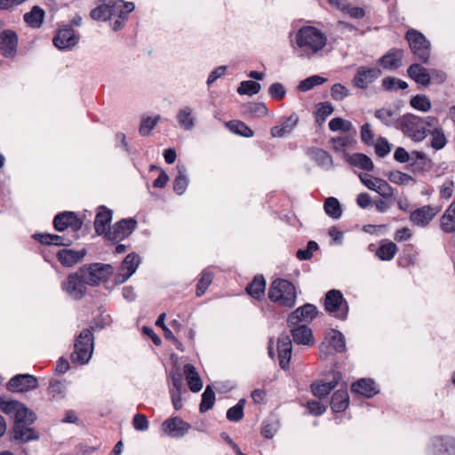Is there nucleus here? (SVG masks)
Instances as JSON below:
<instances>
[{
	"mask_svg": "<svg viewBox=\"0 0 455 455\" xmlns=\"http://www.w3.org/2000/svg\"><path fill=\"white\" fill-rule=\"evenodd\" d=\"M342 12L348 14L353 19H362L365 16V11L363 8L353 6L349 3L343 7Z\"/></svg>",
	"mask_w": 455,
	"mask_h": 455,
	"instance_id": "nucleus-63",
	"label": "nucleus"
},
{
	"mask_svg": "<svg viewBox=\"0 0 455 455\" xmlns=\"http://www.w3.org/2000/svg\"><path fill=\"white\" fill-rule=\"evenodd\" d=\"M434 455H455V438L436 437L433 441Z\"/></svg>",
	"mask_w": 455,
	"mask_h": 455,
	"instance_id": "nucleus-24",
	"label": "nucleus"
},
{
	"mask_svg": "<svg viewBox=\"0 0 455 455\" xmlns=\"http://www.w3.org/2000/svg\"><path fill=\"white\" fill-rule=\"evenodd\" d=\"M346 349L343 334L336 330H330L325 335V341L320 346L321 358L325 359L333 353H341Z\"/></svg>",
	"mask_w": 455,
	"mask_h": 455,
	"instance_id": "nucleus-8",
	"label": "nucleus"
},
{
	"mask_svg": "<svg viewBox=\"0 0 455 455\" xmlns=\"http://www.w3.org/2000/svg\"><path fill=\"white\" fill-rule=\"evenodd\" d=\"M190 428V425L179 417L166 419L162 424V430L173 438L182 437Z\"/></svg>",
	"mask_w": 455,
	"mask_h": 455,
	"instance_id": "nucleus-14",
	"label": "nucleus"
},
{
	"mask_svg": "<svg viewBox=\"0 0 455 455\" xmlns=\"http://www.w3.org/2000/svg\"><path fill=\"white\" fill-rule=\"evenodd\" d=\"M310 157L320 166L330 169L332 166L333 161L331 155L320 148H311L308 151Z\"/></svg>",
	"mask_w": 455,
	"mask_h": 455,
	"instance_id": "nucleus-35",
	"label": "nucleus"
},
{
	"mask_svg": "<svg viewBox=\"0 0 455 455\" xmlns=\"http://www.w3.org/2000/svg\"><path fill=\"white\" fill-rule=\"evenodd\" d=\"M360 138L364 144L368 146L374 145L375 133L371 124L367 123L361 126Z\"/></svg>",
	"mask_w": 455,
	"mask_h": 455,
	"instance_id": "nucleus-54",
	"label": "nucleus"
},
{
	"mask_svg": "<svg viewBox=\"0 0 455 455\" xmlns=\"http://www.w3.org/2000/svg\"><path fill=\"white\" fill-rule=\"evenodd\" d=\"M348 94V89L341 84H335L331 89V95L335 100H343Z\"/></svg>",
	"mask_w": 455,
	"mask_h": 455,
	"instance_id": "nucleus-60",
	"label": "nucleus"
},
{
	"mask_svg": "<svg viewBox=\"0 0 455 455\" xmlns=\"http://www.w3.org/2000/svg\"><path fill=\"white\" fill-rule=\"evenodd\" d=\"M184 168H179V174L174 180L173 189L178 195H182L187 189L188 180Z\"/></svg>",
	"mask_w": 455,
	"mask_h": 455,
	"instance_id": "nucleus-52",
	"label": "nucleus"
},
{
	"mask_svg": "<svg viewBox=\"0 0 455 455\" xmlns=\"http://www.w3.org/2000/svg\"><path fill=\"white\" fill-rule=\"evenodd\" d=\"M212 273L210 272L208 269L204 270L201 274V277L196 285V295H203L209 287V285L212 283Z\"/></svg>",
	"mask_w": 455,
	"mask_h": 455,
	"instance_id": "nucleus-51",
	"label": "nucleus"
},
{
	"mask_svg": "<svg viewBox=\"0 0 455 455\" xmlns=\"http://www.w3.org/2000/svg\"><path fill=\"white\" fill-rule=\"evenodd\" d=\"M85 284L82 274H72L68 276L67 282L63 284V288L74 299H81L85 293Z\"/></svg>",
	"mask_w": 455,
	"mask_h": 455,
	"instance_id": "nucleus-17",
	"label": "nucleus"
},
{
	"mask_svg": "<svg viewBox=\"0 0 455 455\" xmlns=\"http://www.w3.org/2000/svg\"><path fill=\"white\" fill-rule=\"evenodd\" d=\"M440 212L439 207L426 205L413 211L410 220L417 226H427Z\"/></svg>",
	"mask_w": 455,
	"mask_h": 455,
	"instance_id": "nucleus-16",
	"label": "nucleus"
},
{
	"mask_svg": "<svg viewBox=\"0 0 455 455\" xmlns=\"http://www.w3.org/2000/svg\"><path fill=\"white\" fill-rule=\"evenodd\" d=\"M177 120L183 129L191 130L195 125L192 108L190 107L180 108L177 114Z\"/></svg>",
	"mask_w": 455,
	"mask_h": 455,
	"instance_id": "nucleus-37",
	"label": "nucleus"
},
{
	"mask_svg": "<svg viewBox=\"0 0 455 455\" xmlns=\"http://www.w3.org/2000/svg\"><path fill=\"white\" fill-rule=\"evenodd\" d=\"M352 141V139L347 135L334 137L331 140L332 149L336 152L344 151L347 148L351 146Z\"/></svg>",
	"mask_w": 455,
	"mask_h": 455,
	"instance_id": "nucleus-55",
	"label": "nucleus"
},
{
	"mask_svg": "<svg viewBox=\"0 0 455 455\" xmlns=\"http://www.w3.org/2000/svg\"><path fill=\"white\" fill-rule=\"evenodd\" d=\"M108 3L99 5L91 12V17L96 20H107L111 18Z\"/></svg>",
	"mask_w": 455,
	"mask_h": 455,
	"instance_id": "nucleus-56",
	"label": "nucleus"
},
{
	"mask_svg": "<svg viewBox=\"0 0 455 455\" xmlns=\"http://www.w3.org/2000/svg\"><path fill=\"white\" fill-rule=\"evenodd\" d=\"M74 352L71 354L73 363L84 364L89 362L93 351V339L90 330H83L74 345Z\"/></svg>",
	"mask_w": 455,
	"mask_h": 455,
	"instance_id": "nucleus-3",
	"label": "nucleus"
},
{
	"mask_svg": "<svg viewBox=\"0 0 455 455\" xmlns=\"http://www.w3.org/2000/svg\"><path fill=\"white\" fill-rule=\"evenodd\" d=\"M349 403V396L347 389L337 390L331 397V407L333 411L340 412L345 411Z\"/></svg>",
	"mask_w": 455,
	"mask_h": 455,
	"instance_id": "nucleus-33",
	"label": "nucleus"
},
{
	"mask_svg": "<svg viewBox=\"0 0 455 455\" xmlns=\"http://www.w3.org/2000/svg\"><path fill=\"white\" fill-rule=\"evenodd\" d=\"M140 264V258L135 254H128L123 261V264L117 274V281L125 282L137 269Z\"/></svg>",
	"mask_w": 455,
	"mask_h": 455,
	"instance_id": "nucleus-19",
	"label": "nucleus"
},
{
	"mask_svg": "<svg viewBox=\"0 0 455 455\" xmlns=\"http://www.w3.org/2000/svg\"><path fill=\"white\" fill-rule=\"evenodd\" d=\"M345 159L349 164L365 171H371L374 167L371 159L362 153H355L353 155L346 154Z\"/></svg>",
	"mask_w": 455,
	"mask_h": 455,
	"instance_id": "nucleus-31",
	"label": "nucleus"
},
{
	"mask_svg": "<svg viewBox=\"0 0 455 455\" xmlns=\"http://www.w3.org/2000/svg\"><path fill=\"white\" fill-rule=\"evenodd\" d=\"M441 228L444 232L451 233L455 231V202L449 206L442 216Z\"/></svg>",
	"mask_w": 455,
	"mask_h": 455,
	"instance_id": "nucleus-36",
	"label": "nucleus"
},
{
	"mask_svg": "<svg viewBox=\"0 0 455 455\" xmlns=\"http://www.w3.org/2000/svg\"><path fill=\"white\" fill-rule=\"evenodd\" d=\"M291 333L293 341L298 345L312 346L314 344V338L312 331L306 324L291 327Z\"/></svg>",
	"mask_w": 455,
	"mask_h": 455,
	"instance_id": "nucleus-23",
	"label": "nucleus"
},
{
	"mask_svg": "<svg viewBox=\"0 0 455 455\" xmlns=\"http://www.w3.org/2000/svg\"><path fill=\"white\" fill-rule=\"evenodd\" d=\"M432 141L431 145L435 149L443 148L446 144L444 133L440 129H435L431 132Z\"/></svg>",
	"mask_w": 455,
	"mask_h": 455,
	"instance_id": "nucleus-59",
	"label": "nucleus"
},
{
	"mask_svg": "<svg viewBox=\"0 0 455 455\" xmlns=\"http://www.w3.org/2000/svg\"><path fill=\"white\" fill-rule=\"evenodd\" d=\"M403 57V50L392 49L380 59V62L385 68H397L402 65Z\"/></svg>",
	"mask_w": 455,
	"mask_h": 455,
	"instance_id": "nucleus-32",
	"label": "nucleus"
},
{
	"mask_svg": "<svg viewBox=\"0 0 455 455\" xmlns=\"http://www.w3.org/2000/svg\"><path fill=\"white\" fill-rule=\"evenodd\" d=\"M405 38L416 59L423 63H427L430 57L431 44L425 36L411 28L407 31Z\"/></svg>",
	"mask_w": 455,
	"mask_h": 455,
	"instance_id": "nucleus-4",
	"label": "nucleus"
},
{
	"mask_svg": "<svg viewBox=\"0 0 455 455\" xmlns=\"http://www.w3.org/2000/svg\"><path fill=\"white\" fill-rule=\"evenodd\" d=\"M215 402V394L210 386H207L202 395V402L200 404V411L205 412L210 410Z\"/></svg>",
	"mask_w": 455,
	"mask_h": 455,
	"instance_id": "nucleus-47",
	"label": "nucleus"
},
{
	"mask_svg": "<svg viewBox=\"0 0 455 455\" xmlns=\"http://www.w3.org/2000/svg\"><path fill=\"white\" fill-rule=\"evenodd\" d=\"M408 76L417 84L427 86L431 83L429 70L419 64H411L407 69Z\"/></svg>",
	"mask_w": 455,
	"mask_h": 455,
	"instance_id": "nucleus-26",
	"label": "nucleus"
},
{
	"mask_svg": "<svg viewBox=\"0 0 455 455\" xmlns=\"http://www.w3.org/2000/svg\"><path fill=\"white\" fill-rule=\"evenodd\" d=\"M375 117L387 126H392L397 120V114L390 108H380L376 110Z\"/></svg>",
	"mask_w": 455,
	"mask_h": 455,
	"instance_id": "nucleus-43",
	"label": "nucleus"
},
{
	"mask_svg": "<svg viewBox=\"0 0 455 455\" xmlns=\"http://www.w3.org/2000/svg\"><path fill=\"white\" fill-rule=\"evenodd\" d=\"M28 424H20L13 426L12 435L14 440L20 443H27L38 439V435L32 427H28Z\"/></svg>",
	"mask_w": 455,
	"mask_h": 455,
	"instance_id": "nucleus-28",
	"label": "nucleus"
},
{
	"mask_svg": "<svg viewBox=\"0 0 455 455\" xmlns=\"http://www.w3.org/2000/svg\"><path fill=\"white\" fill-rule=\"evenodd\" d=\"M318 250V244L315 241H309L306 249H300L297 251V258L300 260L309 259L313 252Z\"/></svg>",
	"mask_w": 455,
	"mask_h": 455,
	"instance_id": "nucleus-58",
	"label": "nucleus"
},
{
	"mask_svg": "<svg viewBox=\"0 0 455 455\" xmlns=\"http://www.w3.org/2000/svg\"><path fill=\"white\" fill-rule=\"evenodd\" d=\"M112 220V212L106 208L105 206H100L98 210V212L94 220V228L95 232L98 235H105L108 232L109 224Z\"/></svg>",
	"mask_w": 455,
	"mask_h": 455,
	"instance_id": "nucleus-21",
	"label": "nucleus"
},
{
	"mask_svg": "<svg viewBox=\"0 0 455 455\" xmlns=\"http://www.w3.org/2000/svg\"><path fill=\"white\" fill-rule=\"evenodd\" d=\"M260 84L254 81H243L241 83L237 89V92L240 95H253L257 94L260 91Z\"/></svg>",
	"mask_w": 455,
	"mask_h": 455,
	"instance_id": "nucleus-53",
	"label": "nucleus"
},
{
	"mask_svg": "<svg viewBox=\"0 0 455 455\" xmlns=\"http://www.w3.org/2000/svg\"><path fill=\"white\" fill-rule=\"evenodd\" d=\"M327 81L326 78L322 77L320 76L315 75L311 76L303 81H301L298 86V89L301 92H307L313 89L316 85L323 84Z\"/></svg>",
	"mask_w": 455,
	"mask_h": 455,
	"instance_id": "nucleus-46",
	"label": "nucleus"
},
{
	"mask_svg": "<svg viewBox=\"0 0 455 455\" xmlns=\"http://www.w3.org/2000/svg\"><path fill=\"white\" fill-rule=\"evenodd\" d=\"M411 105L413 108L417 110H420L423 112H427L431 108L430 100L422 94H418L411 98Z\"/></svg>",
	"mask_w": 455,
	"mask_h": 455,
	"instance_id": "nucleus-48",
	"label": "nucleus"
},
{
	"mask_svg": "<svg viewBox=\"0 0 455 455\" xmlns=\"http://www.w3.org/2000/svg\"><path fill=\"white\" fill-rule=\"evenodd\" d=\"M327 41V36L322 30L305 26L296 33L293 49L299 57L311 59L322 52Z\"/></svg>",
	"mask_w": 455,
	"mask_h": 455,
	"instance_id": "nucleus-1",
	"label": "nucleus"
},
{
	"mask_svg": "<svg viewBox=\"0 0 455 455\" xmlns=\"http://www.w3.org/2000/svg\"><path fill=\"white\" fill-rule=\"evenodd\" d=\"M184 374L189 389L192 392H199L203 387V382L196 368L190 363L186 364L184 366Z\"/></svg>",
	"mask_w": 455,
	"mask_h": 455,
	"instance_id": "nucleus-30",
	"label": "nucleus"
},
{
	"mask_svg": "<svg viewBox=\"0 0 455 455\" xmlns=\"http://www.w3.org/2000/svg\"><path fill=\"white\" fill-rule=\"evenodd\" d=\"M400 124L403 133L415 141H421L427 135L425 121L416 116H403Z\"/></svg>",
	"mask_w": 455,
	"mask_h": 455,
	"instance_id": "nucleus-5",
	"label": "nucleus"
},
{
	"mask_svg": "<svg viewBox=\"0 0 455 455\" xmlns=\"http://www.w3.org/2000/svg\"><path fill=\"white\" fill-rule=\"evenodd\" d=\"M37 379L29 374H19L12 377L7 383V389L11 392H28L36 388Z\"/></svg>",
	"mask_w": 455,
	"mask_h": 455,
	"instance_id": "nucleus-11",
	"label": "nucleus"
},
{
	"mask_svg": "<svg viewBox=\"0 0 455 455\" xmlns=\"http://www.w3.org/2000/svg\"><path fill=\"white\" fill-rule=\"evenodd\" d=\"M299 124V116L293 113L287 117L280 125L271 128V135L274 138H283L291 134Z\"/></svg>",
	"mask_w": 455,
	"mask_h": 455,
	"instance_id": "nucleus-22",
	"label": "nucleus"
},
{
	"mask_svg": "<svg viewBox=\"0 0 455 455\" xmlns=\"http://www.w3.org/2000/svg\"><path fill=\"white\" fill-rule=\"evenodd\" d=\"M137 222L132 219H124L116 223L106 233V238L109 241H120L127 237L135 229Z\"/></svg>",
	"mask_w": 455,
	"mask_h": 455,
	"instance_id": "nucleus-10",
	"label": "nucleus"
},
{
	"mask_svg": "<svg viewBox=\"0 0 455 455\" xmlns=\"http://www.w3.org/2000/svg\"><path fill=\"white\" fill-rule=\"evenodd\" d=\"M352 391L366 397H371L378 393L371 379H362L352 385Z\"/></svg>",
	"mask_w": 455,
	"mask_h": 455,
	"instance_id": "nucleus-34",
	"label": "nucleus"
},
{
	"mask_svg": "<svg viewBox=\"0 0 455 455\" xmlns=\"http://www.w3.org/2000/svg\"><path fill=\"white\" fill-rule=\"evenodd\" d=\"M325 213L332 219H339L342 215V209L339 200L335 197H328L323 204Z\"/></svg>",
	"mask_w": 455,
	"mask_h": 455,
	"instance_id": "nucleus-41",
	"label": "nucleus"
},
{
	"mask_svg": "<svg viewBox=\"0 0 455 455\" xmlns=\"http://www.w3.org/2000/svg\"><path fill=\"white\" fill-rule=\"evenodd\" d=\"M380 75L381 70L378 68L360 67L352 80V84L355 87L365 89L377 80Z\"/></svg>",
	"mask_w": 455,
	"mask_h": 455,
	"instance_id": "nucleus-9",
	"label": "nucleus"
},
{
	"mask_svg": "<svg viewBox=\"0 0 455 455\" xmlns=\"http://www.w3.org/2000/svg\"><path fill=\"white\" fill-rule=\"evenodd\" d=\"M108 7L111 17L118 16L121 20H125L128 13L134 10V4L132 2H124L123 0H109Z\"/></svg>",
	"mask_w": 455,
	"mask_h": 455,
	"instance_id": "nucleus-27",
	"label": "nucleus"
},
{
	"mask_svg": "<svg viewBox=\"0 0 455 455\" xmlns=\"http://www.w3.org/2000/svg\"><path fill=\"white\" fill-rule=\"evenodd\" d=\"M291 340L289 336H282L278 339L277 349L280 367L283 370L288 369L291 356Z\"/></svg>",
	"mask_w": 455,
	"mask_h": 455,
	"instance_id": "nucleus-20",
	"label": "nucleus"
},
{
	"mask_svg": "<svg viewBox=\"0 0 455 455\" xmlns=\"http://www.w3.org/2000/svg\"><path fill=\"white\" fill-rule=\"evenodd\" d=\"M112 269L110 265L95 263L81 268L80 274H82L84 282H86L87 284L97 285L100 282L108 280L112 274Z\"/></svg>",
	"mask_w": 455,
	"mask_h": 455,
	"instance_id": "nucleus-7",
	"label": "nucleus"
},
{
	"mask_svg": "<svg viewBox=\"0 0 455 455\" xmlns=\"http://www.w3.org/2000/svg\"><path fill=\"white\" fill-rule=\"evenodd\" d=\"M331 380L322 384H313L311 386L312 392L315 396L320 398L326 396L337 386V384L342 378V375L339 371L333 370L331 371Z\"/></svg>",
	"mask_w": 455,
	"mask_h": 455,
	"instance_id": "nucleus-25",
	"label": "nucleus"
},
{
	"mask_svg": "<svg viewBox=\"0 0 455 455\" xmlns=\"http://www.w3.org/2000/svg\"><path fill=\"white\" fill-rule=\"evenodd\" d=\"M226 126L234 133L239 134L243 137H252L253 132L244 123L241 121H230L226 123Z\"/></svg>",
	"mask_w": 455,
	"mask_h": 455,
	"instance_id": "nucleus-44",
	"label": "nucleus"
},
{
	"mask_svg": "<svg viewBox=\"0 0 455 455\" xmlns=\"http://www.w3.org/2000/svg\"><path fill=\"white\" fill-rule=\"evenodd\" d=\"M53 225L58 231L71 228L73 231L76 232L81 229L83 222L74 212H64L55 216Z\"/></svg>",
	"mask_w": 455,
	"mask_h": 455,
	"instance_id": "nucleus-13",
	"label": "nucleus"
},
{
	"mask_svg": "<svg viewBox=\"0 0 455 455\" xmlns=\"http://www.w3.org/2000/svg\"><path fill=\"white\" fill-rule=\"evenodd\" d=\"M329 128L332 132H349L353 129V124L348 120L341 117H335L329 122Z\"/></svg>",
	"mask_w": 455,
	"mask_h": 455,
	"instance_id": "nucleus-49",
	"label": "nucleus"
},
{
	"mask_svg": "<svg viewBox=\"0 0 455 455\" xmlns=\"http://www.w3.org/2000/svg\"><path fill=\"white\" fill-rule=\"evenodd\" d=\"M78 39L71 28L64 27L58 30L53 38V44L60 50L71 49L78 43Z\"/></svg>",
	"mask_w": 455,
	"mask_h": 455,
	"instance_id": "nucleus-15",
	"label": "nucleus"
},
{
	"mask_svg": "<svg viewBox=\"0 0 455 455\" xmlns=\"http://www.w3.org/2000/svg\"><path fill=\"white\" fill-rule=\"evenodd\" d=\"M85 255V251H74L63 249L58 252V259L60 263L67 267H71L81 261Z\"/></svg>",
	"mask_w": 455,
	"mask_h": 455,
	"instance_id": "nucleus-29",
	"label": "nucleus"
},
{
	"mask_svg": "<svg viewBox=\"0 0 455 455\" xmlns=\"http://www.w3.org/2000/svg\"><path fill=\"white\" fill-rule=\"evenodd\" d=\"M0 50L3 55L5 57H12L15 54L18 36L12 30H4L0 35Z\"/></svg>",
	"mask_w": 455,
	"mask_h": 455,
	"instance_id": "nucleus-18",
	"label": "nucleus"
},
{
	"mask_svg": "<svg viewBox=\"0 0 455 455\" xmlns=\"http://www.w3.org/2000/svg\"><path fill=\"white\" fill-rule=\"evenodd\" d=\"M377 182V186L374 189L379 196L384 198H391L394 195L392 187L384 180L379 179Z\"/></svg>",
	"mask_w": 455,
	"mask_h": 455,
	"instance_id": "nucleus-57",
	"label": "nucleus"
},
{
	"mask_svg": "<svg viewBox=\"0 0 455 455\" xmlns=\"http://www.w3.org/2000/svg\"><path fill=\"white\" fill-rule=\"evenodd\" d=\"M296 288L285 279L274 280L268 289L269 299L281 307H292L296 302Z\"/></svg>",
	"mask_w": 455,
	"mask_h": 455,
	"instance_id": "nucleus-2",
	"label": "nucleus"
},
{
	"mask_svg": "<svg viewBox=\"0 0 455 455\" xmlns=\"http://www.w3.org/2000/svg\"><path fill=\"white\" fill-rule=\"evenodd\" d=\"M398 248L393 242L386 243L380 245L377 251V257L381 260H391L396 254Z\"/></svg>",
	"mask_w": 455,
	"mask_h": 455,
	"instance_id": "nucleus-42",
	"label": "nucleus"
},
{
	"mask_svg": "<svg viewBox=\"0 0 455 455\" xmlns=\"http://www.w3.org/2000/svg\"><path fill=\"white\" fill-rule=\"evenodd\" d=\"M388 180L395 184L404 185L411 181L412 178L406 173H403L399 171H395L391 172L388 174Z\"/></svg>",
	"mask_w": 455,
	"mask_h": 455,
	"instance_id": "nucleus-61",
	"label": "nucleus"
},
{
	"mask_svg": "<svg viewBox=\"0 0 455 455\" xmlns=\"http://www.w3.org/2000/svg\"><path fill=\"white\" fill-rule=\"evenodd\" d=\"M373 146H375L376 154L380 157L387 156L391 149L387 140L381 137L379 138L377 141L374 142Z\"/></svg>",
	"mask_w": 455,
	"mask_h": 455,
	"instance_id": "nucleus-62",
	"label": "nucleus"
},
{
	"mask_svg": "<svg viewBox=\"0 0 455 455\" xmlns=\"http://www.w3.org/2000/svg\"><path fill=\"white\" fill-rule=\"evenodd\" d=\"M39 241L44 244L69 245L72 241L58 235L43 234L39 235Z\"/></svg>",
	"mask_w": 455,
	"mask_h": 455,
	"instance_id": "nucleus-45",
	"label": "nucleus"
},
{
	"mask_svg": "<svg viewBox=\"0 0 455 455\" xmlns=\"http://www.w3.org/2000/svg\"><path fill=\"white\" fill-rule=\"evenodd\" d=\"M245 403L244 399H241L235 406L231 407L227 411V418L230 421H239L243 417V406Z\"/></svg>",
	"mask_w": 455,
	"mask_h": 455,
	"instance_id": "nucleus-50",
	"label": "nucleus"
},
{
	"mask_svg": "<svg viewBox=\"0 0 455 455\" xmlns=\"http://www.w3.org/2000/svg\"><path fill=\"white\" fill-rule=\"evenodd\" d=\"M15 423L14 425L20 424H32L36 416L34 412L29 411L27 407H25L22 403H19L15 412H14Z\"/></svg>",
	"mask_w": 455,
	"mask_h": 455,
	"instance_id": "nucleus-38",
	"label": "nucleus"
},
{
	"mask_svg": "<svg viewBox=\"0 0 455 455\" xmlns=\"http://www.w3.org/2000/svg\"><path fill=\"white\" fill-rule=\"evenodd\" d=\"M317 308L312 304H306L298 307L288 317L290 327L298 325L299 323H310L317 315Z\"/></svg>",
	"mask_w": 455,
	"mask_h": 455,
	"instance_id": "nucleus-12",
	"label": "nucleus"
},
{
	"mask_svg": "<svg viewBox=\"0 0 455 455\" xmlns=\"http://www.w3.org/2000/svg\"><path fill=\"white\" fill-rule=\"evenodd\" d=\"M158 120L159 116L143 119L140 127V134L143 136L148 135L150 131L156 125Z\"/></svg>",
	"mask_w": 455,
	"mask_h": 455,
	"instance_id": "nucleus-64",
	"label": "nucleus"
},
{
	"mask_svg": "<svg viewBox=\"0 0 455 455\" xmlns=\"http://www.w3.org/2000/svg\"><path fill=\"white\" fill-rule=\"evenodd\" d=\"M44 18V11L39 6H34L32 10L24 15V20L33 28H39Z\"/></svg>",
	"mask_w": 455,
	"mask_h": 455,
	"instance_id": "nucleus-40",
	"label": "nucleus"
},
{
	"mask_svg": "<svg viewBox=\"0 0 455 455\" xmlns=\"http://www.w3.org/2000/svg\"><path fill=\"white\" fill-rule=\"evenodd\" d=\"M324 306L326 311L337 318L345 319L347 315V303L338 290H331L326 293Z\"/></svg>",
	"mask_w": 455,
	"mask_h": 455,
	"instance_id": "nucleus-6",
	"label": "nucleus"
},
{
	"mask_svg": "<svg viewBox=\"0 0 455 455\" xmlns=\"http://www.w3.org/2000/svg\"><path fill=\"white\" fill-rule=\"evenodd\" d=\"M266 282L263 276H255L253 281L246 287V291L251 297L259 299L264 296Z\"/></svg>",
	"mask_w": 455,
	"mask_h": 455,
	"instance_id": "nucleus-39",
	"label": "nucleus"
}]
</instances>
